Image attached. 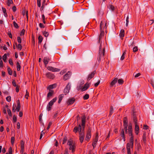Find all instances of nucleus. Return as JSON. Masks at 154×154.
Here are the masks:
<instances>
[{"mask_svg":"<svg viewBox=\"0 0 154 154\" xmlns=\"http://www.w3.org/2000/svg\"><path fill=\"white\" fill-rule=\"evenodd\" d=\"M129 23V17L128 16L126 18V25L127 26L128 25Z\"/></svg>","mask_w":154,"mask_h":154,"instance_id":"obj_49","label":"nucleus"},{"mask_svg":"<svg viewBox=\"0 0 154 154\" xmlns=\"http://www.w3.org/2000/svg\"><path fill=\"white\" fill-rule=\"evenodd\" d=\"M96 73V71H94L92 72L91 73L89 74L87 78V80L89 81L94 76Z\"/></svg>","mask_w":154,"mask_h":154,"instance_id":"obj_8","label":"nucleus"},{"mask_svg":"<svg viewBox=\"0 0 154 154\" xmlns=\"http://www.w3.org/2000/svg\"><path fill=\"white\" fill-rule=\"evenodd\" d=\"M91 128L89 127L87 131V134L85 138V140L87 141L89 140L90 139L91 137Z\"/></svg>","mask_w":154,"mask_h":154,"instance_id":"obj_4","label":"nucleus"},{"mask_svg":"<svg viewBox=\"0 0 154 154\" xmlns=\"http://www.w3.org/2000/svg\"><path fill=\"white\" fill-rule=\"evenodd\" d=\"M37 4L38 6L40 7H41V0H37Z\"/></svg>","mask_w":154,"mask_h":154,"instance_id":"obj_56","label":"nucleus"},{"mask_svg":"<svg viewBox=\"0 0 154 154\" xmlns=\"http://www.w3.org/2000/svg\"><path fill=\"white\" fill-rule=\"evenodd\" d=\"M129 42L130 43V44L129 45V46H134V43L133 39L132 38L130 39L129 41Z\"/></svg>","mask_w":154,"mask_h":154,"instance_id":"obj_25","label":"nucleus"},{"mask_svg":"<svg viewBox=\"0 0 154 154\" xmlns=\"http://www.w3.org/2000/svg\"><path fill=\"white\" fill-rule=\"evenodd\" d=\"M97 141L94 140L92 143V146H93V148L94 149L96 146V145L97 143Z\"/></svg>","mask_w":154,"mask_h":154,"instance_id":"obj_50","label":"nucleus"},{"mask_svg":"<svg viewBox=\"0 0 154 154\" xmlns=\"http://www.w3.org/2000/svg\"><path fill=\"white\" fill-rule=\"evenodd\" d=\"M79 133L81 132L83 130V128H82L80 124L79 125L78 127H75L73 129V131L75 133H76L78 131H79Z\"/></svg>","mask_w":154,"mask_h":154,"instance_id":"obj_6","label":"nucleus"},{"mask_svg":"<svg viewBox=\"0 0 154 154\" xmlns=\"http://www.w3.org/2000/svg\"><path fill=\"white\" fill-rule=\"evenodd\" d=\"M142 139L144 142L146 140V135L145 133L143 134Z\"/></svg>","mask_w":154,"mask_h":154,"instance_id":"obj_54","label":"nucleus"},{"mask_svg":"<svg viewBox=\"0 0 154 154\" xmlns=\"http://www.w3.org/2000/svg\"><path fill=\"white\" fill-rule=\"evenodd\" d=\"M130 136H131V137L130 139L129 143L130 144L131 147L132 148L134 144V137L132 134H131Z\"/></svg>","mask_w":154,"mask_h":154,"instance_id":"obj_14","label":"nucleus"},{"mask_svg":"<svg viewBox=\"0 0 154 154\" xmlns=\"http://www.w3.org/2000/svg\"><path fill=\"white\" fill-rule=\"evenodd\" d=\"M17 118L15 115H14L13 117V121L14 122H16L17 121Z\"/></svg>","mask_w":154,"mask_h":154,"instance_id":"obj_59","label":"nucleus"},{"mask_svg":"<svg viewBox=\"0 0 154 154\" xmlns=\"http://www.w3.org/2000/svg\"><path fill=\"white\" fill-rule=\"evenodd\" d=\"M70 88L71 84L70 83H69L64 90V93L65 95H67L69 93Z\"/></svg>","mask_w":154,"mask_h":154,"instance_id":"obj_3","label":"nucleus"},{"mask_svg":"<svg viewBox=\"0 0 154 154\" xmlns=\"http://www.w3.org/2000/svg\"><path fill=\"white\" fill-rule=\"evenodd\" d=\"M54 91L51 90H49V92L47 94V97L48 98H49L51 96L54 94Z\"/></svg>","mask_w":154,"mask_h":154,"instance_id":"obj_20","label":"nucleus"},{"mask_svg":"<svg viewBox=\"0 0 154 154\" xmlns=\"http://www.w3.org/2000/svg\"><path fill=\"white\" fill-rule=\"evenodd\" d=\"M46 75L47 78L49 79H53L55 77V75L49 72L47 73Z\"/></svg>","mask_w":154,"mask_h":154,"instance_id":"obj_11","label":"nucleus"},{"mask_svg":"<svg viewBox=\"0 0 154 154\" xmlns=\"http://www.w3.org/2000/svg\"><path fill=\"white\" fill-rule=\"evenodd\" d=\"M57 86V84H54L52 85H50L48 86V89L49 90H51V89H53L55 87H56Z\"/></svg>","mask_w":154,"mask_h":154,"instance_id":"obj_22","label":"nucleus"},{"mask_svg":"<svg viewBox=\"0 0 154 154\" xmlns=\"http://www.w3.org/2000/svg\"><path fill=\"white\" fill-rule=\"evenodd\" d=\"M75 99L74 97L69 99L66 103L67 105H69L72 104L75 102Z\"/></svg>","mask_w":154,"mask_h":154,"instance_id":"obj_10","label":"nucleus"},{"mask_svg":"<svg viewBox=\"0 0 154 154\" xmlns=\"http://www.w3.org/2000/svg\"><path fill=\"white\" fill-rule=\"evenodd\" d=\"M126 50H125V51L123 52V54H122L121 57V60H123L125 57V55L126 54Z\"/></svg>","mask_w":154,"mask_h":154,"instance_id":"obj_35","label":"nucleus"},{"mask_svg":"<svg viewBox=\"0 0 154 154\" xmlns=\"http://www.w3.org/2000/svg\"><path fill=\"white\" fill-rule=\"evenodd\" d=\"M69 146V149L72 150V152H74L75 151V143H74L72 144Z\"/></svg>","mask_w":154,"mask_h":154,"instance_id":"obj_16","label":"nucleus"},{"mask_svg":"<svg viewBox=\"0 0 154 154\" xmlns=\"http://www.w3.org/2000/svg\"><path fill=\"white\" fill-rule=\"evenodd\" d=\"M71 76V72L69 71L63 76V79L64 80L66 81L69 79Z\"/></svg>","mask_w":154,"mask_h":154,"instance_id":"obj_9","label":"nucleus"},{"mask_svg":"<svg viewBox=\"0 0 154 154\" xmlns=\"http://www.w3.org/2000/svg\"><path fill=\"white\" fill-rule=\"evenodd\" d=\"M121 135L122 137V138L124 140V141H125V137L124 134V129H122L121 131Z\"/></svg>","mask_w":154,"mask_h":154,"instance_id":"obj_23","label":"nucleus"},{"mask_svg":"<svg viewBox=\"0 0 154 154\" xmlns=\"http://www.w3.org/2000/svg\"><path fill=\"white\" fill-rule=\"evenodd\" d=\"M118 80V78H114V79L111 82L110 84V87H112L114 85H115L117 82Z\"/></svg>","mask_w":154,"mask_h":154,"instance_id":"obj_15","label":"nucleus"},{"mask_svg":"<svg viewBox=\"0 0 154 154\" xmlns=\"http://www.w3.org/2000/svg\"><path fill=\"white\" fill-rule=\"evenodd\" d=\"M67 140V137H64L63 140V144H64L66 142Z\"/></svg>","mask_w":154,"mask_h":154,"instance_id":"obj_61","label":"nucleus"},{"mask_svg":"<svg viewBox=\"0 0 154 154\" xmlns=\"http://www.w3.org/2000/svg\"><path fill=\"white\" fill-rule=\"evenodd\" d=\"M105 48H104L103 49H102V45L101 44L99 47V61H100L101 58V54L102 53L103 55L104 56L105 54Z\"/></svg>","mask_w":154,"mask_h":154,"instance_id":"obj_2","label":"nucleus"},{"mask_svg":"<svg viewBox=\"0 0 154 154\" xmlns=\"http://www.w3.org/2000/svg\"><path fill=\"white\" fill-rule=\"evenodd\" d=\"M14 26L16 28L18 29L19 28V26H18V24L16 23L15 21H14L13 22Z\"/></svg>","mask_w":154,"mask_h":154,"instance_id":"obj_42","label":"nucleus"},{"mask_svg":"<svg viewBox=\"0 0 154 154\" xmlns=\"http://www.w3.org/2000/svg\"><path fill=\"white\" fill-rule=\"evenodd\" d=\"M25 30L24 29H23L20 32V35H23L25 34Z\"/></svg>","mask_w":154,"mask_h":154,"instance_id":"obj_45","label":"nucleus"},{"mask_svg":"<svg viewBox=\"0 0 154 154\" xmlns=\"http://www.w3.org/2000/svg\"><path fill=\"white\" fill-rule=\"evenodd\" d=\"M15 140V138L14 137H11V143L13 145Z\"/></svg>","mask_w":154,"mask_h":154,"instance_id":"obj_44","label":"nucleus"},{"mask_svg":"<svg viewBox=\"0 0 154 154\" xmlns=\"http://www.w3.org/2000/svg\"><path fill=\"white\" fill-rule=\"evenodd\" d=\"M43 114L42 113H41L39 116V120L40 123H41L42 124V125L44 127V124L42 122V117Z\"/></svg>","mask_w":154,"mask_h":154,"instance_id":"obj_24","label":"nucleus"},{"mask_svg":"<svg viewBox=\"0 0 154 154\" xmlns=\"http://www.w3.org/2000/svg\"><path fill=\"white\" fill-rule=\"evenodd\" d=\"M7 34L10 38H12V35L10 31H8V32Z\"/></svg>","mask_w":154,"mask_h":154,"instance_id":"obj_55","label":"nucleus"},{"mask_svg":"<svg viewBox=\"0 0 154 154\" xmlns=\"http://www.w3.org/2000/svg\"><path fill=\"white\" fill-rule=\"evenodd\" d=\"M49 70L53 72H59L60 71V69H59L54 68L52 66H48L47 68Z\"/></svg>","mask_w":154,"mask_h":154,"instance_id":"obj_7","label":"nucleus"},{"mask_svg":"<svg viewBox=\"0 0 154 154\" xmlns=\"http://www.w3.org/2000/svg\"><path fill=\"white\" fill-rule=\"evenodd\" d=\"M7 58V54H5L3 56V60L4 62H6V60Z\"/></svg>","mask_w":154,"mask_h":154,"instance_id":"obj_41","label":"nucleus"},{"mask_svg":"<svg viewBox=\"0 0 154 154\" xmlns=\"http://www.w3.org/2000/svg\"><path fill=\"white\" fill-rule=\"evenodd\" d=\"M137 50L138 48L137 47V46H135L134 47L133 49V51L134 52L137 51Z\"/></svg>","mask_w":154,"mask_h":154,"instance_id":"obj_58","label":"nucleus"},{"mask_svg":"<svg viewBox=\"0 0 154 154\" xmlns=\"http://www.w3.org/2000/svg\"><path fill=\"white\" fill-rule=\"evenodd\" d=\"M64 97V95L63 94L60 95L59 96V99L62 100L63 98Z\"/></svg>","mask_w":154,"mask_h":154,"instance_id":"obj_51","label":"nucleus"},{"mask_svg":"<svg viewBox=\"0 0 154 154\" xmlns=\"http://www.w3.org/2000/svg\"><path fill=\"white\" fill-rule=\"evenodd\" d=\"M73 143H73L72 140V139H70L68 140L67 144L69 146H70Z\"/></svg>","mask_w":154,"mask_h":154,"instance_id":"obj_29","label":"nucleus"},{"mask_svg":"<svg viewBox=\"0 0 154 154\" xmlns=\"http://www.w3.org/2000/svg\"><path fill=\"white\" fill-rule=\"evenodd\" d=\"M17 71H19L20 70L21 66L20 65V64L18 62H17Z\"/></svg>","mask_w":154,"mask_h":154,"instance_id":"obj_38","label":"nucleus"},{"mask_svg":"<svg viewBox=\"0 0 154 154\" xmlns=\"http://www.w3.org/2000/svg\"><path fill=\"white\" fill-rule=\"evenodd\" d=\"M104 24L103 23V21H102L100 23V31H104L103 29H104Z\"/></svg>","mask_w":154,"mask_h":154,"instance_id":"obj_26","label":"nucleus"},{"mask_svg":"<svg viewBox=\"0 0 154 154\" xmlns=\"http://www.w3.org/2000/svg\"><path fill=\"white\" fill-rule=\"evenodd\" d=\"M17 41L20 44L21 43V38L19 36H18L17 37Z\"/></svg>","mask_w":154,"mask_h":154,"instance_id":"obj_62","label":"nucleus"},{"mask_svg":"<svg viewBox=\"0 0 154 154\" xmlns=\"http://www.w3.org/2000/svg\"><path fill=\"white\" fill-rule=\"evenodd\" d=\"M29 93L27 90L26 91V93L25 96V98L27 99H28V97H29Z\"/></svg>","mask_w":154,"mask_h":154,"instance_id":"obj_43","label":"nucleus"},{"mask_svg":"<svg viewBox=\"0 0 154 154\" xmlns=\"http://www.w3.org/2000/svg\"><path fill=\"white\" fill-rule=\"evenodd\" d=\"M57 97H55L54 99H53L51 100L48 103V104L50 106H52L54 104V103L56 102L57 100Z\"/></svg>","mask_w":154,"mask_h":154,"instance_id":"obj_18","label":"nucleus"},{"mask_svg":"<svg viewBox=\"0 0 154 154\" xmlns=\"http://www.w3.org/2000/svg\"><path fill=\"white\" fill-rule=\"evenodd\" d=\"M52 106H50L48 104L47 105V109L48 111H49L51 110Z\"/></svg>","mask_w":154,"mask_h":154,"instance_id":"obj_47","label":"nucleus"},{"mask_svg":"<svg viewBox=\"0 0 154 154\" xmlns=\"http://www.w3.org/2000/svg\"><path fill=\"white\" fill-rule=\"evenodd\" d=\"M7 70L9 74L11 75L12 74V71L9 66L7 67Z\"/></svg>","mask_w":154,"mask_h":154,"instance_id":"obj_32","label":"nucleus"},{"mask_svg":"<svg viewBox=\"0 0 154 154\" xmlns=\"http://www.w3.org/2000/svg\"><path fill=\"white\" fill-rule=\"evenodd\" d=\"M45 134V133L43 132V131H42V132H41V134H40V139H41L42 136H43V134Z\"/></svg>","mask_w":154,"mask_h":154,"instance_id":"obj_63","label":"nucleus"},{"mask_svg":"<svg viewBox=\"0 0 154 154\" xmlns=\"http://www.w3.org/2000/svg\"><path fill=\"white\" fill-rule=\"evenodd\" d=\"M123 123L124 124H128V119L127 117H125L123 118Z\"/></svg>","mask_w":154,"mask_h":154,"instance_id":"obj_33","label":"nucleus"},{"mask_svg":"<svg viewBox=\"0 0 154 154\" xmlns=\"http://www.w3.org/2000/svg\"><path fill=\"white\" fill-rule=\"evenodd\" d=\"M130 146H131L130 144L129 143H128L127 144V146H126V149L127 151H131L130 148Z\"/></svg>","mask_w":154,"mask_h":154,"instance_id":"obj_34","label":"nucleus"},{"mask_svg":"<svg viewBox=\"0 0 154 154\" xmlns=\"http://www.w3.org/2000/svg\"><path fill=\"white\" fill-rule=\"evenodd\" d=\"M6 100L8 102H10L11 101V97L10 96H8L6 98Z\"/></svg>","mask_w":154,"mask_h":154,"instance_id":"obj_57","label":"nucleus"},{"mask_svg":"<svg viewBox=\"0 0 154 154\" xmlns=\"http://www.w3.org/2000/svg\"><path fill=\"white\" fill-rule=\"evenodd\" d=\"M86 120H82V126H83V130H84L85 126V124Z\"/></svg>","mask_w":154,"mask_h":154,"instance_id":"obj_30","label":"nucleus"},{"mask_svg":"<svg viewBox=\"0 0 154 154\" xmlns=\"http://www.w3.org/2000/svg\"><path fill=\"white\" fill-rule=\"evenodd\" d=\"M79 140L81 143H82L85 137V133L84 130H82L81 132H80L79 133Z\"/></svg>","mask_w":154,"mask_h":154,"instance_id":"obj_5","label":"nucleus"},{"mask_svg":"<svg viewBox=\"0 0 154 154\" xmlns=\"http://www.w3.org/2000/svg\"><path fill=\"white\" fill-rule=\"evenodd\" d=\"M89 83H87L85 84L83 88L82 89V91H84L87 90L89 87Z\"/></svg>","mask_w":154,"mask_h":154,"instance_id":"obj_13","label":"nucleus"},{"mask_svg":"<svg viewBox=\"0 0 154 154\" xmlns=\"http://www.w3.org/2000/svg\"><path fill=\"white\" fill-rule=\"evenodd\" d=\"M16 45L17 48V49L19 50L20 51L21 50L22 48V46L20 44L17 45V44L16 43Z\"/></svg>","mask_w":154,"mask_h":154,"instance_id":"obj_28","label":"nucleus"},{"mask_svg":"<svg viewBox=\"0 0 154 154\" xmlns=\"http://www.w3.org/2000/svg\"><path fill=\"white\" fill-rule=\"evenodd\" d=\"M118 83L119 84L122 85L124 83V81L122 79H119V80L118 79Z\"/></svg>","mask_w":154,"mask_h":154,"instance_id":"obj_37","label":"nucleus"},{"mask_svg":"<svg viewBox=\"0 0 154 154\" xmlns=\"http://www.w3.org/2000/svg\"><path fill=\"white\" fill-rule=\"evenodd\" d=\"M7 111L8 113V114L9 115V116H11L12 114L11 110L9 109L8 108Z\"/></svg>","mask_w":154,"mask_h":154,"instance_id":"obj_48","label":"nucleus"},{"mask_svg":"<svg viewBox=\"0 0 154 154\" xmlns=\"http://www.w3.org/2000/svg\"><path fill=\"white\" fill-rule=\"evenodd\" d=\"M20 105H17V107L16 108V111L17 112H19L20 111Z\"/></svg>","mask_w":154,"mask_h":154,"instance_id":"obj_53","label":"nucleus"},{"mask_svg":"<svg viewBox=\"0 0 154 154\" xmlns=\"http://www.w3.org/2000/svg\"><path fill=\"white\" fill-rule=\"evenodd\" d=\"M42 18L43 22L45 24V15H44V14H43L42 15Z\"/></svg>","mask_w":154,"mask_h":154,"instance_id":"obj_60","label":"nucleus"},{"mask_svg":"<svg viewBox=\"0 0 154 154\" xmlns=\"http://www.w3.org/2000/svg\"><path fill=\"white\" fill-rule=\"evenodd\" d=\"M38 43L39 44H41L43 40V38L42 36H41L40 35H39L38 37Z\"/></svg>","mask_w":154,"mask_h":154,"instance_id":"obj_27","label":"nucleus"},{"mask_svg":"<svg viewBox=\"0 0 154 154\" xmlns=\"http://www.w3.org/2000/svg\"><path fill=\"white\" fill-rule=\"evenodd\" d=\"M13 3V2L12 0H8L7 3L8 5L10 6V5Z\"/></svg>","mask_w":154,"mask_h":154,"instance_id":"obj_46","label":"nucleus"},{"mask_svg":"<svg viewBox=\"0 0 154 154\" xmlns=\"http://www.w3.org/2000/svg\"><path fill=\"white\" fill-rule=\"evenodd\" d=\"M89 98V95L88 94H85L83 97V99L85 100H87Z\"/></svg>","mask_w":154,"mask_h":154,"instance_id":"obj_40","label":"nucleus"},{"mask_svg":"<svg viewBox=\"0 0 154 154\" xmlns=\"http://www.w3.org/2000/svg\"><path fill=\"white\" fill-rule=\"evenodd\" d=\"M109 6L110 7V9L112 10V11H114L115 9L114 7L111 4L109 5Z\"/></svg>","mask_w":154,"mask_h":154,"instance_id":"obj_52","label":"nucleus"},{"mask_svg":"<svg viewBox=\"0 0 154 154\" xmlns=\"http://www.w3.org/2000/svg\"><path fill=\"white\" fill-rule=\"evenodd\" d=\"M43 34L44 36L46 37H48L49 35V34L48 32L46 31L43 32Z\"/></svg>","mask_w":154,"mask_h":154,"instance_id":"obj_39","label":"nucleus"},{"mask_svg":"<svg viewBox=\"0 0 154 154\" xmlns=\"http://www.w3.org/2000/svg\"><path fill=\"white\" fill-rule=\"evenodd\" d=\"M103 14V12L101 10H99L98 11V14L100 15H102Z\"/></svg>","mask_w":154,"mask_h":154,"instance_id":"obj_64","label":"nucleus"},{"mask_svg":"<svg viewBox=\"0 0 154 154\" xmlns=\"http://www.w3.org/2000/svg\"><path fill=\"white\" fill-rule=\"evenodd\" d=\"M128 133L129 136H130L131 134H132V125H129L128 126Z\"/></svg>","mask_w":154,"mask_h":154,"instance_id":"obj_21","label":"nucleus"},{"mask_svg":"<svg viewBox=\"0 0 154 154\" xmlns=\"http://www.w3.org/2000/svg\"><path fill=\"white\" fill-rule=\"evenodd\" d=\"M132 117L133 119V121L134 122V124L135 125V133L136 135H138L139 132V127L137 123V120L135 112H133Z\"/></svg>","mask_w":154,"mask_h":154,"instance_id":"obj_1","label":"nucleus"},{"mask_svg":"<svg viewBox=\"0 0 154 154\" xmlns=\"http://www.w3.org/2000/svg\"><path fill=\"white\" fill-rule=\"evenodd\" d=\"M50 60V59L49 57H45L44 59V62L45 66L47 65L49 61Z\"/></svg>","mask_w":154,"mask_h":154,"instance_id":"obj_17","label":"nucleus"},{"mask_svg":"<svg viewBox=\"0 0 154 154\" xmlns=\"http://www.w3.org/2000/svg\"><path fill=\"white\" fill-rule=\"evenodd\" d=\"M124 31L123 30H122L120 31V32L119 34V35L120 37L122 38L124 36Z\"/></svg>","mask_w":154,"mask_h":154,"instance_id":"obj_31","label":"nucleus"},{"mask_svg":"<svg viewBox=\"0 0 154 154\" xmlns=\"http://www.w3.org/2000/svg\"><path fill=\"white\" fill-rule=\"evenodd\" d=\"M113 107L112 106H111L110 107V110L109 111V116H111L113 112Z\"/></svg>","mask_w":154,"mask_h":154,"instance_id":"obj_36","label":"nucleus"},{"mask_svg":"<svg viewBox=\"0 0 154 154\" xmlns=\"http://www.w3.org/2000/svg\"><path fill=\"white\" fill-rule=\"evenodd\" d=\"M101 32L100 34L99 37V40L98 42L99 43H100L101 40L102 38L104 36V31H100Z\"/></svg>","mask_w":154,"mask_h":154,"instance_id":"obj_19","label":"nucleus"},{"mask_svg":"<svg viewBox=\"0 0 154 154\" xmlns=\"http://www.w3.org/2000/svg\"><path fill=\"white\" fill-rule=\"evenodd\" d=\"M24 142L23 141V140H21L20 142L21 149L20 150V153H21L22 154H23L24 151Z\"/></svg>","mask_w":154,"mask_h":154,"instance_id":"obj_12","label":"nucleus"}]
</instances>
